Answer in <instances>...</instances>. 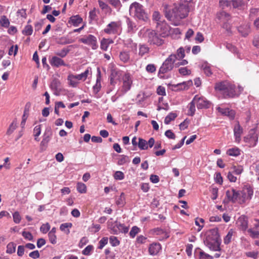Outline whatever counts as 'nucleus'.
<instances>
[{"label": "nucleus", "mask_w": 259, "mask_h": 259, "mask_svg": "<svg viewBox=\"0 0 259 259\" xmlns=\"http://www.w3.org/2000/svg\"><path fill=\"white\" fill-rule=\"evenodd\" d=\"M129 11L131 16L139 20L146 21L148 19L147 14L143 6L138 2H134L131 4Z\"/></svg>", "instance_id": "obj_4"}, {"label": "nucleus", "mask_w": 259, "mask_h": 259, "mask_svg": "<svg viewBox=\"0 0 259 259\" xmlns=\"http://www.w3.org/2000/svg\"><path fill=\"white\" fill-rule=\"evenodd\" d=\"M117 228H118V229L119 230V233L122 232L126 233L128 231V228L127 227L125 226L123 224H121L118 223L117 226Z\"/></svg>", "instance_id": "obj_54"}, {"label": "nucleus", "mask_w": 259, "mask_h": 259, "mask_svg": "<svg viewBox=\"0 0 259 259\" xmlns=\"http://www.w3.org/2000/svg\"><path fill=\"white\" fill-rule=\"evenodd\" d=\"M149 52V48L146 45H139V56L143 57V56L148 54Z\"/></svg>", "instance_id": "obj_29"}, {"label": "nucleus", "mask_w": 259, "mask_h": 259, "mask_svg": "<svg viewBox=\"0 0 259 259\" xmlns=\"http://www.w3.org/2000/svg\"><path fill=\"white\" fill-rule=\"evenodd\" d=\"M41 131V125L35 126L33 129V135L35 137L34 139L36 141H39V139L37 138V137L40 135Z\"/></svg>", "instance_id": "obj_44"}, {"label": "nucleus", "mask_w": 259, "mask_h": 259, "mask_svg": "<svg viewBox=\"0 0 259 259\" xmlns=\"http://www.w3.org/2000/svg\"><path fill=\"white\" fill-rule=\"evenodd\" d=\"M202 68L204 71V73L207 76H210L211 74V70L210 66H209L207 64H203L202 65Z\"/></svg>", "instance_id": "obj_53"}, {"label": "nucleus", "mask_w": 259, "mask_h": 259, "mask_svg": "<svg viewBox=\"0 0 259 259\" xmlns=\"http://www.w3.org/2000/svg\"><path fill=\"white\" fill-rule=\"evenodd\" d=\"M231 171L235 175H240L243 171V168L241 165H234L231 168Z\"/></svg>", "instance_id": "obj_40"}, {"label": "nucleus", "mask_w": 259, "mask_h": 259, "mask_svg": "<svg viewBox=\"0 0 259 259\" xmlns=\"http://www.w3.org/2000/svg\"><path fill=\"white\" fill-rule=\"evenodd\" d=\"M70 21L74 26H77L82 21V19L79 16H73L70 18Z\"/></svg>", "instance_id": "obj_33"}, {"label": "nucleus", "mask_w": 259, "mask_h": 259, "mask_svg": "<svg viewBox=\"0 0 259 259\" xmlns=\"http://www.w3.org/2000/svg\"><path fill=\"white\" fill-rule=\"evenodd\" d=\"M139 35L146 38L148 42L151 45L159 47L162 46L164 42V39L159 37L158 34L153 30L143 29L140 30Z\"/></svg>", "instance_id": "obj_3"}, {"label": "nucleus", "mask_w": 259, "mask_h": 259, "mask_svg": "<svg viewBox=\"0 0 259 259\" xmlns=\"http://www.w3.org/2000/svg\"><path fill=\"white\" fill-rule=\"evenodd\" d=\"M239 203L243 204L250 200L253 194L252 188L249 185L244 186L241 191H239Z\"/></svg>", "instance_id": "obj_7"}, {"label": "nucleus", "mask_w": 259, "mask_h": 259, "mask_svg": "<svg viewBox=\"0 0 259 259\" xmlns=\"http://www.w3.org/2000/svg\"><path fill=\"white\" fill-rule=\"evenodd\" d=\"M67 80L69 85L73 88L76 87L79 83L77 80L74 76V74H72L68 75Z\"/></svg>", "instance_id": "obj_28"}, {"label": "nucleus", "mask_w": 259, "mask_h": 259, "mask_svg": "<svg viewBox=\"0 0 259 259\" xmlns=\"http://www.w3.org/2000/svg\"><path fill=\"white\" fill-rule=\"evenodd\" d=\"M72 226V225L71 223H65L62 224L60 226V229L64 232H65L67 234H68L70 233V231L69 228H71Z\"/></svg>", "instance_id": "obj_34"}, {"label": "nucleus", "mask_w": 259, "mask_h": 259, "mask_svg": "<svg viewBox=\"0 0 259 259\" xmlns=\"http://www.w3.org/2000/svg\"><path fill=\"white\" fill-rule=\"evenodd\" d=\"M161 245L158 243H153L150 245L149 247V252L150 255H155L161 250Z\"/></svg>", "instance_id": "obj_20"}, {"label": "nucleus", "mask_w": 259, "mask_h": 259, "mask_svg": "<svg viewBox=\"0 0 259 259\" xmlns=\"http://www.w3.org/2000/svg\"><path fill=\"white\" fill-rule=\"evenodd\" d=\"M52 135V132L50 128L47 130L44 135L43 142L48 143L50 140V137Z\"/></svg>", "instance_id": "obj_47"}, {"label": "nucleus", "mask_w": 259, "mask_h": 259, "mask_svg": "<svg viewBox=\"0 0 259 259\" xmlns=\"http://www.w3.org/2000/svg\"><path fill=\"white\" fill-rule=\"evenodd\" d=\"M109 241L111 245L113 246H118L120 243L117 238L115 236L110 237L109 238Z\"/></svg>", "instance_id": "obj_55"}, {"label": "nucleus", "mask_w": 259, "mask_h": 259, "mask_svg": "<svg viewBox=\"0 0 259 259\" xmlns=\"http://www.w3.org/2000/svg\"><path fill=\"white\" fill-rule=\"evenodd\" d=\"M176 60V56L174 54L170 55L164 61L159 70V75L160 74H164L171 70Z\"/></svg>", "instance_id": "obj_6"}, {"label": "nucleus", "mask_w": 259, "mask_h": 259, "mask_svg": "<svg viewBox=\"0 0 259 259\" xmlns=\"http://www.w3.org/2000/svg\"><path fill=\"white\" fill-rule=\"evenodd\" d=\"M122 76V72L116 68H112L110 76V83L114 86Z\"/></svg>", "instance_id": "obj_14"}, {"label": "nucleus", "mask_w": 259, "mask_h": 259, "mask_svg": "<svg viewBox=\"0 0 259 259\" xmlns=\"http://www.w3.org/2000/svg\"><path fill=\"white\" fill-rule=\"evenodd\" d=\"M215 182L219 184H222L223 183V178L220 172L216 173L214 176Z\"/></svg>", "instance_id": "obj_62"}, {"label": "nucleus", "mask_w": 259, "mask_h": 259, "mask_svg": "<svg viewBox=\"0 0 259 259\" xmlns=\"http://www.w3.org/2000/svg\"><path fill=\"white\" fill-rule=\"evenodd\" d=\"M219 237L218 232L217 229H211L208 232L205 242L206 246L210 250L213 251H218L220 250V247L218 241Z\"/></svg>", "instance_id": "obj_5"}, {"label": "nucleus", "mask_w": 259, "mask_h": 259, "mask_svg": "<svg viewBox=\"0 0 259 259\" xmlns=\"http://www.w3.org/2000/svg\"><path fill=\"white\" fill-rule=\"evenodd\" d=\"M227 154L229 156H237L240 154V150L237 147L230 148L227 151Z\"/></svg>", "instance_id": "obj_32"}, {"label": "nucleus", "mask_w": 259, "mask_h": 259, "mask_svg": "<svg viewBox=\"0 0 259 259\" xmlns=\"http://www.w3.org/2000/svg\"><path fill=\"white\" fill-rule=\"evenodd\" d=\"M98 70L99 73L97 77L96 83L93 86V92L95 94H97L100 91L101 88L100 71L99 69Z\"/></svg>", "instance_id": "obj_26"}, {"label": "nucleus", "mask_w": 259, "mask_h": 259, "mask_svg": "<svg viewBox=\"0 0 259 259\" xmlns=\"http://www.w3.org/2000/svg\"><path fill=\"white\" fill-rule=\"evenodd\" d=\"M114 178L116 180H122L124 178L123 172L121 171H116L114 174Z\"/></svg>", "instance_id": "obj_52"}, {"label": "nucleus", "mask_w": 259, "mask_h": 259, "mask_svg": "<svg viewBox=\"0 0 259 259\" xmlns=\"http://www.w3.org/2000/svg\"><path fill=\"white\" fill-rule=\"evenodd\" d=\"M16 244L13 242L9 243L7 246L6 252L7 253L12 254L16 251Z\"/></svg>", "instance_id": "obj_42"}, {"label": "nucleus", "mask_w": 259, "mask_h": 259, "mask_svg": "<svg viewBox=\"0 0 259 259\" xmlns=\"http://www.w3.org/2000/svg\"><path fill=\"white\" fill-rule=\"evenodd\" d=\"M226 195L229 201L234 203L237 202L239 203V191H237L234 188H230L227 190Z\"/></svg>", "instance_id": "obj_15"}, {"label": "nucleus", "mask_w": 259, "mask_h": 259, "mask_svg": "<svg viewBox=\"0 0 259 259\" xmlns=\"http://www.w3.org/2000/svg\"><path fill=\"white\" fill-rule=\"evenodd\" d=\"M33 32L32 27L30 25H26L22 31L23 34L25 35H30Z\"/></svg>", "instance_id": "obj_49"}, {"label": "nucleus", "mask_w": 259, "mask_h": 259, "mask_svg": "<svg viewBox=\"0 0 259 259\" xmlns=\"http://www.w3.org/2000/svg\"><path fill=\"white\" fill-rule=\"evenodd\" d=\"M193 100L198 109L208 108L209 107V102L203 96L198 95H195Z\"/></svg>", "instance_id": "obj_13"}, {"label": "nucleus", "mask_w": 259, "mask_h": 259, "mask_svg": "<svg viewBox=\"0 0 259 259\" xmlns=\"http://www.w3.org/2000/svg\"><path fill=\"white\" fill-rule=\"evenodd\" d=\"M176 56V60H181L185 56V50L183 47H180L177 51V54H174Z\"/></svg>", "instance_id": "obj_38"}, {"label": "nucleus", "mask_w": 259, "mask_h": 259, "mask_svg": "<svg viewBox=\"0 0 259 259\" xmlns=\"http://www.w3.org/2000/svg\"><path fill=\"white\" fill-rule=\"evenodd\" d=\"M238 31L242 36H246L250 32V26L248 24L241 26L238 27Z\"/></svg>", "instance_id": "obj_27"}, {"label": "nucleus", "mask_w": 259, "mask_h": 259, "mask_svg": "<svg viewBox=\"0 0 259 259\" xmlns=\"http://www.w3.org/2000/svg\"><path fill=\"white\" fill-rule=\"evenodd\" d=\"M77 190L80 193H85L87 192L86 185L82 183L78 182L77 184Z\"/></svg>", "instance_id": "obj_48"}, {"label": "nucleus", "mask_w": 259, "mask_h": 259, "mask_svg": "<svg viewBox=\"0 0 259 259\" xmlns=\"http://www.w3.org/2000/svg\"><path fill=\"white\" fill-rule=\"evenodd\" d=\"M113 41L110 38H103L101 41L100 48L103 51H107L109 45L113 44Z\"/></svg>", "instance_id": "obj_25"}, {"label": "nucleus", "mask_w": 259, "mask_h": 259, "mask_svg": "<svg viewBox=\"0 0 259 259\" xmlns=\"http://www.w3.org/2000/svg\"><path fill=\"white\" fill-rule=\"evenodd\" d=\"M22 235L23 237L28 240L31 241L33 239V236L31 233L29 232L23 231L22 233Z\"/></svg>", "instance_id": "obj_61"}, {"label": "nucleus", "mask_w": 259, "mask_h": 259, "mask_svg": "<svg viewBox=\"0 0 259 259\" xmlns=\"http://www.w3.org/2000/svg\"><path fill=\"white\" fill-rule=\"evenodd\" d=\"M92 74V69L88 67L83 72L79 74L74 75L75 78L78 81L79 80L85 81L89 74Z\"/></svg>", "instance_id": "obj_21"}, {"label": "nucleus", "mask_w": 259, "mask_h": 259, "mask_svg": "<svg viewBox=\"0 0 259 259\" xmlns=\"http://www.w3.org/2000/svg\"><path fill=\"white\" fill-rule=\"evenodd\" d=\"M163 12L167 20L171 21H179L186 18L188 14V8L186 5H180L171 10L169 6L163 4Z\"/></svg>", "instance_id": "obj_1"}, {"label": "nucleus", "mask_w": 259, "mask_h": 259, "mask_svg": "<svg viewBox=\"0 0 259 259\" xmlns=\"http://www.w3.org/2000/svg\"><path fill=\"white\" fill-rule=\"evenodd\" d=\"M234 231L233 229H230L228 232L227 235L225 237L224 239V243L226 244H228L231 241V240L232 239V237L233 236V234L234 233Z\"/></svg>", "instance_id": "obj_35"}, {"label": "nucleus", "mask_w": 259, "mask_h": 259, "mask_svg": "<svg viewBox=\"0 0 259 259\" xmlns=\"http://www.w3.org/2000/svg\"><path fill=\"white\" fill-rule=\"evenodd\" d=\"M138 147L141 150H146L148 149L147 142L142 139H139Z\"/></svg>", "instance_id": "obj_45"}, {"label": "nucleus", "mask_w": 259, "mask_h": 259, "mask_svg": "<svg viewBox=\"0 0 259 259\" xmlns=\"http://www.w3.org/2000/svg\"><path fill=\"white\" fill-rule=\"evenodd\" d=\"M13 217L14 222L16 224H19L20 222V221L21 220V217L19 212L15 211L13 214Z\"/></svg>", "instance_id": "obj_59"}, {"label": "nucleus", "mask_w": 259, "mask_h": 259, "mask_svg": "<svg viewBox=\"0 0 259 259\" xmlns=\"http://www.w3.org/2000/svg\"><path fill=\"white\" fill-rule=\"evenodd\" d=\"M98 4L99 7L102 10H107L108 11H111V8L110 7L105 3L101 0L98 1Z\"/></svg>", "instance_id": "obj_51"}, {"label": "nucleus", "mask_w": 259, "mask_h": 259, "mask_svg": "<svg viewBox=\"0 0 259 259\" xmlns=\"http://www.w3.org/2000/svg\"><path fill=\"white\" fill-rule=\"evenodd\" d=\"M50 63L52 66L56 67H59L61 66H65L66 65L64 61L62 59L56 56L53 57L50 61Z\"/></svg>", "instance_id": "obj_22"}, {"label": "nucleus", "mask_w": 259, "mask_h": 259, "mask_svg": "<svg viewBox=\"0 0 259 259\" xmlns=\"http://www.w3.org/2000/svg\"><path fill=\"white\" fill-rule=\"evenodd\" d=\"M105 33L108 34H118L121 31V22L112 21L109 23L104 29Z\"/></svg>", "instance_id": "obj_10"}, {"label": "nucleus", "mask_w": 259, "mask_h": 259, "mask_svg": "<svg viewBox=\"0 0 259 259\" xmlns=\"http://www.w3.org/2000/svg\"><path fill=\"white\" fill-rule=\"evenodd\" d=\"M217 110L223 115L228 116L232 118L234 117L235 113L233 110L229 108H222L220 107L217 108Z\"/></svg>", "instance_id": "obj_24"}, {"label": "nucleus", "mask_w": 259, "mask_h": 259, "mask_svg": "<svg viewBox=\"0 0 259 259\" xmlns=\"http://www.w3.org/2000/svg\"><path fill=\"white\" fill-rule=\"evenodd\" d=\"M192 82H183L181 83H178L177 84L173 85L172 86L176 88V90H183L188 88L189 85H190Z\"/></svg>", "instance_id": "obj_30"}, {"label": "nucleus", "mask_w": 259, "mask_h": 259, "mask_svg": "<svg viewBox=\"0 0 259 259\" xmlns=\"http://www.w3.org/2000/svg\"><path fill=\"white\" fill-rule=\"evenodd\" d=\"M215 90L223 95L224 98H234L238 96L243 91V88L238 86L236 88L233 84L227 81H224L215 83Z\"/></svg>", "instance_id": "obj_2"}, {"label": "nucleus", "mask_w": 259, "mask_h": 259, "mask_svg": "<svg viewBox=\"0 0 259 259\" xmlns=\"http://www.w3.org/2000/svg\"><path fill=\"white\" fill-rule=\"evenodd\" d=\"M236 225L239 230L242 231H246L248 228L247 218L244 215H241L237 219Z\"/></svg>", "instance_id": "obj_16"}, {"label": "nucleus", "mask_w": 259, "mask_h": 259, "mask_svg": "<svg viewBox=\"0 0 259 259\" xmlns=\"http://www.w3.org/2000/svg\"><path fill=\"white\" fill-rule=\"evenodd\" d=\"M123 84L121 87L118 96H121L128 91L133 84V78L129 73H126L122 77Z\"/></svg>", "instance_id": "obj_9"}, {"label": "nucleus", "mask_w": 259, "mask_h": 259, "mask_svg": "<svg viewBox=\"0 0 259 259\" xmlns=\"http://www.w3.org/2000/svg\"><path fill=\"white\" fill-rule=\"evenodd\" d=\"M177 117V114L175 113L170 112L164 119V123L168 124L172 120H174Z\"/></svg>", "instance_id": "obj_36"}, {"label": "nucleus", "mask_w": 259, "mask_h": 259, "mask_svg": "<svg viewBox=\"0 0 259 259\" xmlns=\"http://www.w3.org/2000/svg\"><path fill=\"white\" fill-rule=\"evenodd\" d=\"M17 51H18L17 45L12 46L9 49V55H14V56H15L17 54Z\"/></svg>", "instance_id": "obj_63"}, {"label": "nucleus", "mask_w": 259, "mask_h": 259, "mask_svg": "<svg viewBox=\"0 0 259 259\" xmlns=\"http://www.w3.org/2000/svg\"><path fill=\"white\" fill-rule=\"evenodd\" d=\"M119 58L121 61L125 63L131 61L130 53L128 51H122L120 52Z\"/></svg>", "instance_id": "obj_23"}, {"label": "nucleus", "mask_w": 259, "mask_h": 259, "mask_svg": "<svg viewBox=\"0 0 259 259\" xmlns=\"http://www.w3.org/2000/svg\"><path fill=\"white\" fill-rule=\"evenodd\" d=\"M17 127V123L16 120H14L10 125L7 131V134L8 135H11L13 132L16 130Z\"/></svg>", "instance_id": "obj_41"}, {"label": "nucleus", "mask_w": 259, "mask_h": 259, "mask_svg": "<svg viewBox=\"0 0 259 259\" xmlns=\"http://www.w3.org/2000/svg\"><path fill=\"white\" fill-rule=\"evenodd\" d=\"M217 18L220 21L222 27L227 31L230 32L231 30V26L229 22L231 19L230 15L224 12L221 11L217 14Z\"/></svg>", "instance_id": "obj_8"}, {"label": "nucleus", "mask_w": 259, "mask_h": 259, "mask_svg": "<svg viewBox=\"0 0 259 259\" xmlns=\"http://www.w3.org/2000/svg\"><path fill=\"white\" fill-rule=\"evenodd\" d=\"M247 232L251 238H259V230L249 228L247 230Z\"/></svg>", "instance_id": "obj_39"}, {"label": "nucleus", "mask_w": 259, "mask_h": 259, "mask_svg": "<svg viewBox=\"0 0 259 259\" xmlns=\"http://www.w3.org/2000/svg\"><path fill=\"white\" fill-rule=\"evenodd\" d=\"M195 105L196 103L195 102H194V100L193 99L192 101L189 104L188 107H189V113L188 114L190 116H193L195 112Z\"/></svg>", "instance_id": "obj_43"}, {"label": "nucleus", "mask_w": 259, "mask_h": 259, "mask_svg": "<svg viewBox=\"0 0 259 259\" xmlns=\"http://www.w3.org/2000/svg\"><path fill=\"white\" fill-rule=\"evenodd\" d=\"M200 259H212L213 257L203 251L200 252Z\"/></svg>", "instance_id": "obj_64"}, {"label": "nucleus", "mask_w": 259, "mask_h": 259, "mask_svg": "<svg viewBox=\"0 0 259 259\" xmlns=\"http://www.w3.org/2000/svg\"><path fill=\"white\" fill-rule=\"evenodd\" d=\"M50 229V225L48 223L42 224L40 228V231L44 234L47 233Z\"/></svg>", "instance_id": "obj_57"}, {"label": "nucleus", "mask_w": 259, "mask_h": 259, "mask_svg": "<svg viewBox=\"0 0 259 259\" xmlns=\"http://www.w3.org/2000/svg\"><path fill=\"white\" fill-rule=\"evenodd\" d=\"M233 131L235 141L237 143H239L241 140V136L243 133V129L240 126L239 122H237L234 125Z\"/></svg>", "instance_id": "obj_17"}, {"label": "nucleus", "mask_w": 259, "mask_h": 259, "mask_svg": "<svg viewBox=\"0 0 259 259\" xmlns=\"http://www.w3.org/2000/svg\"><path fill=\"white\" fill-rule=\"evenodd\" d=\"M152 20L155 21L156 24L161 23L162 21H165L162 18V16L158 11H154L152 14Z\"/></svg>", "instance_id": "obj_31"}, {"label": "nucleus", "mask_w": 259, "mask_h": 259, "mask_svg": "<svg viewBox=\"0 0 259 259\" xmlns=\"http://www.w3.org/2000/svg\"><path fill=\"white\" fill-rule=\"evenodd\" d=\"M153 232L155 235L160 236L159 240L160 241L164 240L169 237L168 233L165 231L159 228L154 229Z\"/></svg>", "instance_id": "obj_19"}, {"label": "nucleus", "mask_w": 259, "mask_h": 259, "mask_svg": "<svg viewBox=\"0 0 259 259\" xmlns=\"http://www.w3.org/2000/svg\"><path fill=\"white\" fill-rule=\"evenodd\" d=\"M109 3L117 10L120 9L122 5L120 0H108Z\"/></svg>", "instance_id": "obj_46"}, {"label": "nucleus", "mask_w": 259, "mask_h": 259, "mask_svg": "<svg viewBox=\"0 0 259 259\" xmlns=\"http://www.w3.org/2000/svg\"><path fill=\"white\" fill-rule=\"evenodd\" d=\"M79 41L85 45L90 46L93 50H96L98 47L96 37L92 34L84 36Z\"/></svg>", "instance_id": "obj_11"}, {"label": "nucleus", "mask_w": 259, "mask_h": 259, "mask_svg": "<svg viewBox=\"0 0 259 259\" xmlns=\"http://www.w3.org/2000/svg\"><path fill=\"white\" fill-rule=\"evenodd\" d=\"M108 238L107 237H103L99 241V246L98 248L102 249L108 243Z\"/></svg>", "instance_id": "obj_60"}, {"label": "nucleus", "mask_w": 259, "mask_h": 259, "mask_svg": "<svg viewBox=\"0 0 259 259\" xmlns=\"http://www.w3.org/2000/svg\"><path fill=\"white\" fill-rule=\"evenodd\" d=\"M156 26L157 31L161 37H165L169 34L170 26L165 21H162L161 23H158Z\"/></svg>", "instance_id": "obj_12"}, {"label": "nucleus", "mask_w": 259, "mask_h": 259, "mask_svg": "<svg viewBox=\"0 0 259 259\" xmlns=\"http://www.w3.org/2000/svg\"><path fill=\"white\" fill-rule=\"evenodd\" d=\"M0 23L2 26L5 27H8L10 25L9 20L5 16L2 17L0 19Z\"/></svg>", "instance_id": "obj_50"}, {"label": "nucleus", "mask_w": 259, "mask_h": 259, "mask_svg": "<svg viewBox=\"0 0 259 259\" xmlns=\"http://www.w3.org/2000/svg\"><path fill=\"white\" fill-rule=\"evenodd\" d=\"M249 0H233L232 4L234 8H239L244 6Z\"/></svg>", "instance_id": "obj_37"}, {"label": "nucleus", "mask_w": 259, "mask_h": 259, "mask_svg": "<svg viewBox=\"0 0 259 259\" xmlns=\"http://www.w3.org/2000/svg\"><path fill=\"white\" fill-rule=\"evenodd\" d=\"M258 137L257 135L254 132H253L252 133L250 134L245 139V141L246 143H248L249 146L253 147L256 145V143L257 142Z\"/></svg>", "instance_id": "obj_18"}, {"label": "nucleus", "mask_w": 259, "mask_h": 259, "mask_svg": "<svg viewBox=\"0 0 259 259\" xmlns=\"http://www.w3.org/2000/svg\"><path fill=\"white\" fill-rule=\"evenodd\" d=\"M100 229V225L98 224H93L92 226L89 228L90 231L92 233H95L98 232Z\"/></svg>", "instance_id": "obj_58"}, {"label": "nucleus", "mask_w": 259, "mask_h": 259, "mask_svg": "<svg viewBox=\"0 0 259 259\" xmlns=\"http://www.w3.org/2000/svg\"><path fill=\"white\" fill-rule=\"evenodd\" d=\"M139 232L140 229L137 226H134L132 227L130 232V235L132 238H134Z\"/></svg>", "instance_id": "obj_56"}]
</instances>
